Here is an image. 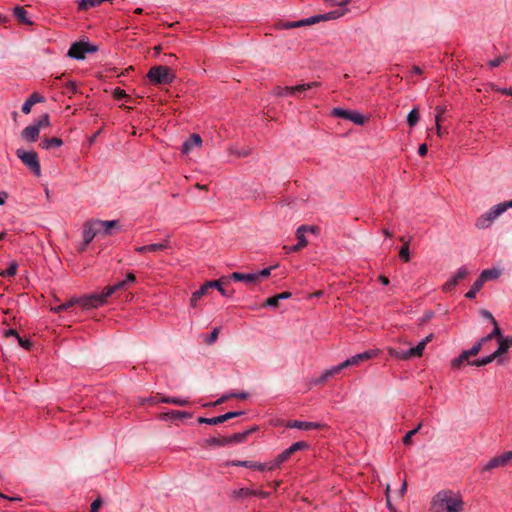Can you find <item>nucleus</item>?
Masks as SVG:
<instances>
[{
    "label": "nucleus",
    "mask_w": 512,
    "mask_h": 512,
    "mask_svg": "<svg viewBox=\"0 0 512 512\" xmlns=\"http://www.w3.org/2000/svg\"><path fill=\"white\" fill-rule=\"evenodd\" d=\"M464 501L460 492L451 489L438 491L430 501L429 512H463Z\"/></svg>",
    "instance_id": "obj_1"
},
{
    "label": "nucleus",
    "mask_w": 512,
    "mask_h": 512,
    "mask_svg": "<svg viewBox=\"0 0 512 512\" xmlns=\"http://www.w3.org/2000/svg\"><path fill=\"white\" fill-rule=\"evenodd\" d=\"M346 12H347V9H344L341 12L340 11H332V12H328L325 14L311 16V17L301 19L298 21L280 22L276 25V28L280 29V30H288V29H293V28L309 26V25L319 23L321 21H329V20L337 19V18L343 16Z\"/></svg>",
    "instance_id": "obj_2"
},
{
    "label": "nucleus",
    "mask_w": 512,
    "mask_h": 512,
    "mask_svg": "<svg viewBox=\"0 0 512 512\" xmlns=\"http://www.w3.org/2000/svg\"><path fill=\"white\" fill-rule=\"evenodd\" d=\"M508 208H512V200L508 202L499 203L494 205L486 213L479 216L475 222L478 229L488 228L500 215H502Z\"/></svg>",
    "instance_id": "obj_3"
},
{
    "label": "nucleus",
    "mask_w": 512,
    "mask_h": 512,
    "mask_svg": "<svg viewBox=\"0 0 512 512\" xmlns=\"http://www.w3.org/2000/svg\"><path fill=\"white\" fill-rule=\"evenodd\" d=\"M433 337L434 335L432 333L429 334L423 340H421L417 346L409 350L399 351L395 348L389 347L387 351L391 357L398 360H409L411 358L421 357L426 345L432 341Z\"/></svg>",
    "instance_id": "obj_4"
},
{
    "label": "nucleus",
    "mask_w": 512,
    "mask_h": 512,
    "mask_svg": "<svg viewBox=\"0 0 512 512\" xmlns=\"http://www.w3.org/2000/svg\"><path fill=\"white\" fill-rule=\"evenodd\" d=\"M147 77L151 83L161 85L173 82L175 74L169 67L159 65L152 67L149 70Z\"/></svg>",
    "instance_id": "obj_5"
},
{
    "label": "nucleus",
    "mask_w": 512,
    "mask_h": 512,
    "mask_svg": "<svg viewBox=\"0 0 512 512\" xmlns=\"http://www.w3.org/2000/svg\"><path fill=\"white\" fill-rule=\"evenodd\" d=\"M17 157L37 177L41 175V166L35 151H26L22 148L16 150Z\"/></svg>",
    "instance_id": "obj_6"
},
{
    "label": "nucleus",
    "mask_w": 512,
    "mask_h": 512,
    "mask_svg": "<svg viewBox=\"0 0 512 512\" xmlns=\"http://www.w3.org/2000/svg\"><path fill=\"white\" fill-rule=\"evenodd\" d=\"M97 47L87 42H75L71 45L67 55L76 60L85 58L86 53L96 52Z\"/></svg>",
    "instance_id": "obj_7"
},
{
    "label": "nucleus",
    "mask_w": 512,
    "mask_h": 512,
    "mask_svg": "<svg viewBox=\"0 0 512 512\" xmlns=\"http://www.w3.org/2000/svg\"><path fill=\"white\" fill-rule=\"evenodd\" d=\"M379 354H380L379 349H370V350L364 351L362 353L356 354V355L348 358L344 362L340 363V365L343 370L349 366H357L361 362H364V361H367V360L377 357Z\"/></svg>",
    "instance_id": "obj_8"
},
{
    "label": "nucleus",
    "mask_w": 512,
    "mask_h": 512,
    "mask_svg": "<svg viewBox=\"0 0 512 512\" xmlns=\"http://www.w3.org/2000/svg\"><path fill=\"white\" fill-rule=\"evenodd\" d=\"M512 460L511 452H504L500 455H496L488 460L481 467V472H488L496 468H501L506 466Z\"/></svg>",
    "instance_id": "obj_9"
},
{
    "label": "nucleus",
    "mask_w": 512,
    "mask_h": 512,
    "mask_svg": "<svg viewBox=\"0 0 512 512\" xmlns=\"http://www.w3.org/2000/svg\"><path fill=\"white\" fill-rule=\"evenodd\" d=\"M108 296H105V289L101 293H94L79 298V305L83 308H96L103 305Z\"/></svg>",
    "instance_id": "obj_10"
},
{
    "label": "nucleus",
    "mask_w": 512,
    "mask_h": 512,
    "mask_svg": "<svg viewBox=\"0 0 512 512\" xmlns=\"http://www.w3.org/2000/svg\"><path fill=\"white\" fill-rule=\"evenodd\" d=\"M332 115L335 117L350 120L351 122L357 125H363L365 122V117L357 111H350L342 108H334L332 111Z\"/></svg>",
    "instance_id": "obj_11"
},
{
    "label": "nucleus",
    "mask_w": 512,
    "mask_h": 512,
    "mask_svg": "<svg viewBox=\"0 0 512 512\" xmlns=\"http://www.w3.org/2000/svg\"><path fill=\"white\" fill-rule=\"evenodd\" d=\"M100 233L98 225H96V220L90 221L84 224L83 227V241L84 244L81 250H85L86 246L95 238L96 235Z\"/></svg>",
    "instance_id": "obj_12"
},
{
    "label": "nucleus",
    "mask_w": 512,
    "mask_h": 512,
    "mask_svg": "<svg viewBox=\"0 0 512 512\" xmlns=\"http://www.w3.org/2000/svg\"><path fill=\"white\" fill-rule=\"evenodd\" d=\"M468 269L465 266L460 267L456 273L451 276L449 280L443 285L444 292H451L459 283V281L463 280L468 275Z\"/></svg>",
    "instance_id": "obj_13"
},
{
    "label": "nucleus",
    "mask_w": 512,
    "mask_h": 512,
    "mask_svg": "<svg viewBox=\"0 0 512 512\" xmlns=\"http://www.w3.org/2000/svg\"><path fill=\"white\" fill-rule=\"evenodd\" d=\"M243 412H227L223 415H220V416H217V417H213V418H204V417H200L198 419V422L199 423H205V424H209V425H217V424H221L229 419H232L234 417H237L239 415H242Z\"/></svg>",
    "instance_id": "obj_14"
},
{
    "label": "nucleus",
    "mask_w": 512,
    "mask_h": 512,
    "mask_svg": "<svg viewBox=\"0 0 512 512\" xmlns=\"http://www.w3.org/2000/svg\"><path fill=\"white\" fill-rule=\"evenodd\" d=\"M510 348H512V336H504L500 340H498V348L494 353L498 357V361L503 362V358L501 356L506 353Z\"/></svg>",
    "instance_id": "obj_15"
},
{
    "label": "nucleus",
    "mask_w": 512,
    "mask_h": 512,
    "mask_svg": "<svg viewBox=\"0 0 512 512\" xmlns=\"http://www.w3.org/2000/svg\"><path fill=\"white\" fill-rule=\"evenodd\" d=\"M40 130L34 124L27 126L21 132V138L26 142H34L38 139Z\"/></svg>",
    "instance_id": "obj_16"
},
{
    "label": "nucleus",
    "mask_w": 512,
    "mask_h": 512,
    "mask_svg": "<svg viewBox=\"0 0 512 512\" xmlns=\"http://www.w3.org/2000/svg\"><path fill=\"white\" fill-rule=\"evenodd\" d=\"M227 465H232V466H242V467H247V468H250V469H256V470H260V471H264V470H268V464L267 463H257V462H253V461H229L226 463Z\"/></svg>",
    "instance_id": "obj_17"
},
{
    "label": "nucleus",
    "mask_w": 512,
    "mask_h": 512,
    "mask_svg": "<svg viewBox=\"0 0 512 512\" xmlns=\"http://www.w3.org/2000/svg\"><path fill=\"white\" fill-rule=\"evenodd\" d=\"M320 85L319 82H310V83H304V84H300V85H296V86H293V91H294V95L295 97L297 98H303V97H306V92L313 89V88H316Z\"/></svg>",
    "instance_id": "obj_18"
},
{
    "label": "nucleus",
    "mask_w": 512,
    "mask_h": 512,
    "mask_svg": "<svg viewBox=\"0 0 512 512\" xmlns=\"http://www.w3.org/2000/svg\"><path fill=\"white\" fill-rule=\"evenodd\" d=\"M202 139L199 134H192L188 140L182 144V152L188 154L194 147H200Z\"/></svg>",
    "instance_id": "obj_19"
},
{
    "label": "nucleus",
    "mask_w": 512,
    "mask_h": 512,
    "mask_svg": "<svg viewBox=\"0 0 512 512\" xmlns=\"http://www.w3.org/2000/svg\"><path fill=\"white\" fill-rule=\"evenodd\" d=\"M96 225H98L100 233L102 232L105 235H111L112 229L118 227L119 221L118 220H96Z\"/></svg>",
    "instance_id": "obj_20"
},
{
    "label": "nucleus",
    "mask_w": 512,
    "mask_h": 512,
    "mask_svg": "<svg viewBox=\"0 0 512 512\" xmlns=\"http://www.w3.org/2000/svg\"><path fill=\"white\" fill-rule=\"evenodd\" d=\"M321 425L317 422H306V421H290L287 424L288 428H296L300 430H312V429H318Z\"/></svg>",
    "instance_id": "obj_21"
},
{
    "label": "nucleus",
    "mask_w": 512,
    "mask_h": 512,
    "mask_svg": "<svg viewBox=\"0 0 512 512\" xmlns=\"http://www.w3.org/2000/svg\"><path fill=\"white\" fill-rule=\"evenodd\" d=\"M342 370V367L341 365H336V366H333L332 368L330 369H327L325 370L321 376L317 379H314L313 380V384L315 385H320V384H323L325 381H327L330 377L336 375L337 373H339L340 371Z\"/></svg>",
    "instance_id": "obj_22"
},
{
    "label": "nucleus",
    "mask_w": 512,
    "mask_h": 512,
    "mask_svg": "<svg viewBox=\"0 0 512 512\" xmlns=\"http://www.w3.org/2000/svg\"><path fill=\"white\" fill-rule=\"evenodd\" d=\"M212 285H217V283H204V285L196 290L191 296L190 305L196 307L198 300L207 293L209 288H212Z\"/></svg>",
    "instance_id": "obj_23"
},
{
    "label": "nucleus",
    "mask_w": 512,
    "mask_h": 512,
    "mask_svg": "<svg viewBox=\"0 0 512 512\" xmlns=\"http://www.w3.org/2000/svg\"><path fill=\"white\" fill-rule=\"evenodd\" d=\"M293 453L290 451L289 448H287L286 450H284L282 453H280L275 460H273L272 462H269L267 463L268 464V470H274L278 467H280V465L282 463H284L285 461L288 460V458L292 455Z\"/></svg>",
    "instance_id": "obj_24"
},
{
    "label": "nucleus",
    "mask_w": 512,
    "mask_h": 512,
    "mask_svg": "<svg viewBox=\"0 0 512 512\" xmlns=\"http://www.w3.org/2000/svg\"><path fill=\"white\" fill-rule=\"evenodd\" d=\"M293 453L290 451L289 448H287L286 450H284L282 453H280L275 460H273L272 462H269L267 463L268 464V470H274L278 467H280V465L282 463H284L285 461L288 460V458L292 455Z\"/></svg>",
    "instance_id": "obj_25"
},
{
    "label": "nucleus",
    "mask_w": 512,
    "mask_h": 512,
    "mask_svg": "<svg viewBox=\"0 0 512 512\" xmlns=\"http://www.w3.org/2000/svg\"><path fill=\"white\" fill-rule=\"evenodd\" d=\"M229 279L234 281H243L246 283H252L257 281V276L255 273H240V272H233Z\"/></svg>",
    "instance_id": "obj_26"
},
{
    "label": "nucleus",
    "mask_w": 512,
    "mask_h": 512,
    "mask_svg": "<svg viewBox=\"0 0 512 512\" xmlns=\"http://www.w3.org/2000/svg\"><path fill=\"white\" fill-rule=\"evenodd\" d=\"M13 13H14V16L16 17V19L22 23V24H26V25H32V21L27 17V11L21 7V6H16L13 10Z\"/></svg>",
    "instance_id": "obj_27"
},
{
    "label": "nucleus",
    "mask_w": 512,
    "mask_h": 512,
    "mask_svg": "<svg viewBox=\"0 0 512 512\" xmlns=\"http://www.w3.org/2000/svg\"><path fill=\"white\" fill-rule=\"evenodd\" d=\"M62 145L63 141L57 137L45 138L40 143V146L45 150H49L51 148H59Z\"/></svg>",
    "instance_id": "obj_28"
},
{
    "label": "nucleus",
    "mask_w": 512,
    "mask_h": 512,
    "mask_svg": "<svg viewBox=\"0 0 512 512\" xmlns=\"http://www.w3.org/2000/svg\"><path fill=\"white\" fill-rule=\"evenodd\" d=\"M484 280L479 276L476 281L471 286L470 290L465 294V297L469 299H474L477 293L481 290L484 285Z\"/></svg>",
    "instance_id": "obj_29"
},
{
    "label": "nucleus",
    "mask_w": 512,
    "mask_h": 512,
    "mask_svg": "<svg viewBox=\"0 0 512 512\" xmlns=\"http://www.w3.org/2000/svg\"><path fill=\"white\" fill-rule=\"evenodd\" d=\"M161 403L174 404L178 406H188L190 404V400L188 398H179V397H161Z\"/></svg>",
    "instance_id": "obj_30"
},
{
    "label": "nucleus",
    "mask_w": 512,
    "mask_h": 512,
    "mask_svg": "<svg viewBox=\"0 0 512 512\" xmlns=\"http://www.w3.org/2000/svg\"><path fill=\"white\" fill-rule=\"evenodd\" d=\"M307 231H308V228H307L306 225H301L297 229V232H296V236H297V239H298L297 245L301 249L304 248L305 246H307V244H308V241L305 238V232H307Z\"/></svg>",
    "instance_id": "obj_31"
},
{
    "label": "nucleus",
    "mask_w": 512,
    "mask_h": 512,
    "mask_svg": "<svg viewBox=\"0 0 512 512\" xmlns=\"http://www.w3.org/2000/svg\"><path fill=\"white\" fill-rule=\"evenodd\" d=\"M75 304H79V298H71L70 300H68L67 302H65V303H63L61 305H58L56 307H52L51 311L54 312V313H60L62 311L68 310L69 308H71Z\"/></svg>",
    "instance_id": "obj_32"
},
{
    "label": "nucleus",
    "mask_w": 512,
    "mask_h": 512,
    "mask_svg": "<svg viewBox=\"0 0 512 512\" xmlns=\"http://www.w3.org/2000/svg\"><path fill=\"white\" fill-rule=\"evenodd\" d=\"M170 247V237L165 238L161 243L148 245V252L162 251Z\"/></svg>",
    "instance_id": "obj_33"
},
{
    "label": "nucleus",
    "mask_w": 512,
    "mask_h": 512,
    "mask_svg": "<svg viewBox=\"0 0 512 512\" xmlns=\"http://www.w3.org/2000/svg\"><path fill=\"white\" fill-rule=\"evenodd\" d=\"M500 276V270L496 268L485 269L481 272L480 277L485 281L494 280Z\"/></svg>",
    "instance_id": "obj_34"
},
{
    "label": "nucleus",
    "mask_w": 512,
    "mask_h": 512,
    "mask_svg": "<svg viewBox=\"0 0 512 512\" xmlns=\"http://www.w3.org/2000/svg\"><path fill=\"white\" fill-rule=\"evenodd\" d=\"M400 241L403 242V246L401 247V249L399 251V256L403 261L408 262L410 260V254H409V242L410 241L406 240L404 237H401Z\"/></svg>",
    "instance_id": "obj_35"
},
{
    "label": "nucleus",
    "mask_w": 512,
    "mask_h": 512,
    "mask_svg": "<svg viewBox=\"0 0 512 512\" xmlns=\"http://www.w3.org/2000/svg\"><path fill=\"white\" fill-rule=\"evenodd\" d=\"M256 495H257V491L250 490L248 488H240V489L233 491V496L238 499H243V498H247L250 496H256Z\"/></svg>",
    "instance_id": "obj_36"
},
{
    "label": "nucleus",
    "mask_w": 512,
    "mask_h": 512,
    "mask_svg": "<svg viewBox=\"0 0 512 512\" xmlns=\"http://www.w3.org/2000/svg\"><path fill=\"white\" fill-rule=\"evenodd\" d=\"M103 3V0H78L80 10H87Z\"/></svg>",
    "instance_id": "obj_37"
},
{
    "label": "nucleus",
    "mask_w": 512,
    "mask_h": 512,
    "mask_svg": "<svg viewBox=\"0 0 512 512\" xmlns=\"http://www.w3.org/2000/svg\"><path fill=\"white\" fill-rule=\"evenodd\" d=\"M188 417H191V414L188 412L171 411V412L162 414L161 419L167 420V419L188 418Z\"/></svg>",
    "instance_id": "obj_38"
},
{
    "label": "nucleus",
    "mask_w": 512,
    "mask_h": 512,
    "mask_svg": "<svg viewBox=\"0 0 512 512\" xmlns=\"http://www.w3.org/2000/svg\"><path fill=\"white\" fill-rule=\"evenodd\" d=\"M495 359H498V357L493 352L492 354H490L488 356H485V357H482V358H480L478 360L472 361L469 364L473 365V366H485V365L491 363L492 361H494Z\"/></svg>",
    "instance_id": "obj_39"
},
{
    "label": "nucleus",
    "mask_w": 512,
    "mask_h": 512,
    "mask_svg": "<svg viewBox=\"0 0 512 512\" xmlns=\"http://www.w3.org/2000/svg\"><path fill=\"white\" fill-rule=\"evenodd\" d=\"M229 277H222L220 278L219 280H214V281H207L206 283H217V285H212V288H216L217 291H219L221 293V295L225 296V297H228L229 294L227 293V291L222 287V284L223 283H228L229 281Z\"/></svg>",
    "instance_id": "obj_40"
},
{
    "label": "nucleus",
    "mask_w": 512,
    "mask_h": 512,
    "mask_svg": "<svg viewBox=\"0 0 512 512\" xmlns=\"http://www.w3.org/2000/svg\"><path fill=\"white\" fill-rule=\"evenodd\" d=\"M274 95H276L278 97L293 96L294 95L293 86H291V87L278 86L274 89Z\"/></svg>",
    "instance_id": "obj_41"
},
{
    "label": "nucleus",
    "mask_w": 512,
    "mask_h": 512,
    "mask_svg": "<svg viewBox=\"0 0 512 512\" xmlns=\"http://www.w3.org/2000/svg\"><path fill=\"white\" fill-rule=\"evenodd\" d=\"M126 286V281H120L112 286H108L105 288V296L110 297L113 293L118 290L123 289Z\"/></svg>",
    "instance_id": "obj_42"
},
{
    "label": "nucleus",
    "mask_w": 512,
    "mask_h": 512,
    "mask_svg": "<svg viewBox=\"0 0 512 512\" xmlns=\"http://www.w3.org/2000/svg\"><path fill=\"white\" fill-rule=\"evenodd\" d=\"M419 121V112L417 108L412 109L407 116V124L413 127Z\"/></svg>",
    "instance_id": "obj_43"
},
{
    "label": "nucleus",
    "mask_w": 512,
    "mask_h": 512,
    "mask_svg": "<svg viewBox=\"0 0 512 512\" xmlns=\"http://www.w3.org/2000/svg\"><path fill=\"white\" fill-rule=\"evenodd\" d=\"M17 267H18V265H17V263H16V262H11V263L9 264V266L7 267V269H5L4 271H2V272L0 273V275H1V276H3V277H13V276H15V275H16V273H17Z\"/></svg>",
    "instance_id": "obj_44"
},
{
    "label": "nucleus",
    "mask_w": 512,
    "mask_h": 512,
    "mask_svg": "<svg viewBox=\"0 0 512 512\" xmlns=\"http://www.w3.org/2000/svg\"><path fill=\"white\" fill-rule=\"evenodd\" d=\"M447 111L446 105H438L435 108V122L443 121V114Z\"/></svg>",
    "instance_id": "obj_45"
},
{
    "label": "nucleus",
    "mask_w": 512,
    "mask_h": 512,
    "mask_svg": "<svg viewBox=\"0 0 512 512\" xmlns=\"http://www.w3.org/2000/svg\"><path fill=\"white\" fill-rule=\"evenodd\" d=\"M34 125L37 126L39 130H41V128L48 127L50 125L49 115L44 114L34 123Z\"/></svg>",
    "instance_id": "obj_46"
},
{
    "label": "nucleus",
    "mask_w": 512,
    "mask_h": 512,
    "mask_svg": "<svg viewBox=\"0 0 512 512\" xmlns=\"http://www.w3.org/2000/svg\"><path fill=\"white\" fill-rule=\"evenodd\" d=\"M466 360H468V357L463 351L457 358L452 360L451 365L453 368L458 369L460 368L461 364Z\"/></svg>",
    "instance_id": "obj_47"
},
{
    "label": "nucleus",
    "mask_w": 512,
    "mask_h": 512,
    "mask_svg": "<svg viewBox=\"0 0 512 512\" xmlns=\"http://www.w3.org/2000/svg\"><path fill=\"white\" fill-rule=\"evenodd\" d=\"M482 348V345L481 343L478 341L476 342L472 347L471 349L469 350H465L464 353L467 355V357L469 358L470 356H474V355H477L480 350Z\"/></svg>",
    "instance_id": "obj_48"
},
{
    "label": "nucleus",
    "mask_w": 512,
    "mask_h": 512,
    "mask_svg": "<svg viewBox=\"0 0 512 512\" xmlns=\"http://www.w3.org/2000/svg\"><path fill=\"white\" fill-rule=\"evenodd\" d=\"M308 448V443L305 442V441H299V442H295L293 443L289 449L292 453H295L296 451H299V450H304Z\"/></svg>",
    "instance_id": "obj_49"
},
{
    "label": "nucleus",
    "mask_w": 512,
    "mask_h": 512,
    "mask_svg": "<svg viewBox=\"0 0 512 512\" xmlns=\"http://www.w3.org/2000/svg\"><path fill=\"white\" fill-rule=\"evenodd\" d=\"M489 88L493 91H496V92H499V93H502V94H505L508 96H512V87L500 88V87L496 86L495 84H489Z\"/></svg>",
    "instance_id": "obj_50"
},
{
    "label": "nucleus",
    "mask_w": 512,
    "mask_h": 512,
    "mask_svg": "<svg viewBox=\"0 0 512 512\" xmlns=\"http://www.w3.org/2000/svg\"><path fill=\"white\" fill-rule=\"evenodd\" d=\"M219 332H220V328L215 327L206 340L207 344H209V345L213 344L217 340Z\"/></svg>",
    "instance_id": "obj_51"
},
{
    "label": "nucleus",
    "mask_w": 512,
    "mask_h": 512,
    "mask_svg": "<svg viewBox=\"0 0 512 512\" xmlns=\"http://www.w3.org/2000/svg\"><path fill=\"white\" fill-rule=\"evenodd\" d=\"M492 324H493V330H492L491 334L498 341L504 336L502 335L501 329L499 328L497 321H495V323H492Z\"/></svg>",
    "instance_id": "obj_52"
},
{
    "label": "nucleus",
    "mask_w": 512,
    "mask_h": 512,
    "mask_svg": "<svg viewBox=\"0 0 512 512\" xmlns=\"http://www.w3.org/2000/svg\"><path fill=\"white\" fill-rule=\"evenodd\" d=\"M279 299L277 298V296H273V297H270L268 298L265 303L263 304V306H269V307H272V308H276L279 304Z\"/></svg>",
    "instance_id": "obj_53"
},
{
    "label": "nucleus",
    "mask_w": 512,
    "mask_h": 512,
    "mask_svg": "<svg viewBox=\"0 0 512 512\" xmlns=\"http://www.w3.org/2000/svg\"><path fill=\"white\" fill-rule=\"evenodd\" d=\"M113 96L117 100H121V99H124V98H129V96L126 94V92L124 90L120 89V88H116L113 91Z\"/></svg>",
    "instance_id": "obj_54"
},
{
    "label": "nucleus",
    "mask_w": 512,
    "mask_h": 512,
    "mask_svg": "<svg viewBox=\"0 0 512 512\" xmlns=\"http://www.w3.org/2000/svg\"><path fill=\"white\" fill-rule=\"evenodd\" d=\"M505 60V57L504 56H500V57H497L493 60H490L488 62V65L491 67V68H495V67H498L499 65H501Z\"/></svg>",
    "instance_id": "obj_55"
},
{
    "label": "nucleus",
    "mask_w": 512,
    "mask_h": 512,
    "mask_svg": "<svg viewBox=\"0 0 512 512\" xmlns=\"http://www.w3.org/2000/svg\"><path fill=\"white\" fill-rule=\"evenodd\" d=\"M417 433V429H413L409 431L403 438V443L405 445H410L412 442V437Z\"/></svg>",
    "instance_id": "obj_56"
},
{
    "label": "nucleus",
    "mask_w": 512,
    "mask_h": 512,
    "mask_svg": "<svg viewBox=\"0 0 512 512\" xmlns=\"http://www.w3.org/2000/svg\"><path fill=\"white\" fill-rule=\"evenodd\" d=\"M272 269H273V267H268V268H264L261 271L255 273V275L257 276V281L259 280L260 277L265 278V277L270 276Z\"/></svg>",
    "instance_id": "obj_57"
},
{
    "label": "nucleus",
    "mask_w": 512,
    "mask_h": 512,
    "mask_svg": "<svg viewBox=\"0 0 512 512\" xmlns=\"http://www.w3.org/2000/svg\"><path fill=\"white\" fill-rule=\"evenodd\" d=\"M28 100L34 105L36 103H40L43 101V97L40 96L38 93H33Z\"/></svg>",
    "instance_id": "obj_58"
},
{
    "label": "nucleus",
    "mask_w": 512,
    "mask_h": 512,
    "mask_svg": "<svg viewBox=\"0 0 512 512\" xmlns=\"http://www.w3.org/2000/svg\"><path fill=\"white\" fill-rule=\"evenodd\" d=\"M18 343L25 349L29 350L32 346V343L27 339H22L20 336L17 338Z\"/></svg>",
    "instance_id": "obj_59"
},
{
    "label": "nucleus",
    "mask_w": 512,
    "mask_h": 512,
    "mask_svg": "<svg viewBox=\"0 0 512 512\" xmlns=\"http://www.w3.org/2000/svg\"><path fill=\"white\" fill-rule=\"evenodd\" d=\"M33 104L27 99L24 104L22 105V112L24 114H29L31 112Z\"/></svg>",
    "instance_id": "obj_60"
},
{
    "label": "nucleus",
    "mask_w": 512,
    "mask_h": 512,
    "mask_svg": "<svg viewBox=\"0 0 512 512\" xmlns=\"http://www.w3.org/2000/svg\"><path fill=\"white\" fill-rule=\"evenodd\" d=\"M65 87L71 93H76L77 92V85H76V83L74 81L67 82Z\"/></svg>",
    "instance_id": "obj_61"
},
{
    "label": "nucleus",
    "mask_w": 512,
    "mask_h": 512,
    "mask_svg": "<svg viewBox=\"0 0 512 512\" xmlns=\"http://www.w3.org/2000/svg\"><path fill=\"white\" fill-rule=\"evenodd\" d=\"M481 315L488 319L491 323H495L496 319L494 318V316L487 310H481Z\"/></svg>",
    "instance_id": "obj_62"
},
{
    "label": "nucleus",
    "mask_w": 512,
    "mask_h": 512,
    "mask_svg": "<svg viewBox=\"0 0 512 512\" xmlns=\"http://www.w3.org/2000/svg\"><path fill=\"white\" fill-rule=\"evenodd\" d=\"M101 506V500L96 499L91 504L90 512H98L99 507Z\"/></svg>",
    "instance_id": "obj_63"
},
{
    "label": "nucleus",
    "mask_w": 512,
    "mask_h": 512,
    "mask_svg": "<svg viewBox=\"0 0 512 512\" xmlns=\"http://www.w3.org/2000/svg\"><path fill=\"white\" fill-rule=\"evenodd\" d=\"M248 433L249 432H244V433H238V434L233 435V441L240 442V441L244 440L245 437L248 435Z\"/></svg>",
    "instance_id": "obj_64"
}]
</instances>
